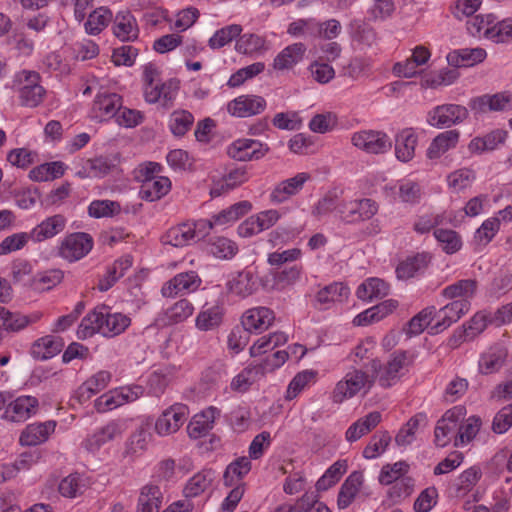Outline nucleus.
I'll list each match as a JSON object with an SVG mask.
<instances>
[{"label":"nucleus","instance_id":"44","mask_svg":"<svg viewBox=\"0 0 512 512\" xmlns=\"http://www.w3.org/2000/svg\"><path fill=\"white\" fill-rule=\"evenodd\" d=\"M251 208L252 204L249 201H240L213 215L207 221L211 224V229L215 226H225L237 221L241 216L247 214Z\"/></svg>","mask_w":512,"mask_h":512},{"label":"nucleus","instance_id":"45","mask_svg":"<svg viewBox=\"0 0 512 512\" xmlns=\"http://www.w3.org/2000/svg\"><path fill=\"white\" fill-rule=\"evenodd\" d=\"M430 256L427 253H419L408 257L402 261L396 268V274L399 279H410L422 273L430 262Z\"/></svg>","mask_w":512,"mask_h":512},{"label":"nucleus","instance_id":"59","mask_svg":"<svg viewBox=\"0 0 512 512\" xmlns=\"http://www.w3.org/2000/svg\"><path fill=\"white\" fill-rule=\"evenodd\" d=\"M150 435L147 431L140 428L136 430L126 441L123 456L131 460L142 455L149 443Z\"/></svg>","mask_w":512,"mask_h":512},{"label":"nucleus","instance_id":"33","mask_svg":"<svg viewBox=\"0 0 512 512\" xmlns=\"http://www.w3.org/2000/svg\"><path fill=\"white\" fill-rule=\"evenodd\" d=\"M75 176L80 179L102 178L111 169L110 162L104 157L79 159L75 162Z\"/></svg>","mask_w":512,"mask_h":512},{"label":"nucleus","instance_id":"63","mask_svg":"<svg viewBox=\"0 0 512 512\" xmlns=\"http://www.w3.org/2000/svg\"><path fill=\"white\" fill-rule=\"evenodd\" d=\"M396 11L394 0H370L367 17L372 22H384L393 17Z\"/></svg>","mask_w":512,"mask_h":512},{"label":"nucleus","instance_id":"11","mask_svg":"<svg viewBox=\"0 0 512 512\" xmlns=\"http://www.w3.org/2000/svg\"><path fill=\"white\" fill-rule=\"evenodd\" d=\"M269 151L267 144L251 138L234 140L227 148L228 155L237 161H254L263 158Z\"/></svg>","mask_w":512,"mask_h":512},{"label":"nucleus","instance_id":"35","mask_svg":"<svg viewBox=\"0 0 512 512\" xmlns=\"http://www.w3.org/2000/svg\"><path fill=\"white\" fill-rule=\"evenodd\" d=\"M306 46L297 42L286 46L274 58L272 67L276 71L292 69L304 58Z\"/></svg>","mask_w":512,"mask_h":512},{"label":"nucleus","instance_id":"55","mask_svg":"<svg viewBox=\"0 0 512 512\" xmlns=\"http://www.w3.org/2000/svg\"><path fill=\"white\" fill-rule=\"evenodd\" d=\"M207 251L218 259L228 260L237 254L238 246L231 239L218 236L208 241Z\"/></svg>","mask_w":512,"mask_h":512},{"label":"nucleus","instance_id":"32","mask_svg":"<svg viewBox=\"0 0 512 512\" xmlns=\"http://www.w3.org/2000/svg\"><path fill=\"white\" fill-rule=\"evenodd\" d=\"M350 290L340 282H334L321 288L315 296V306L327 309L335 303H341L348 298Z\"/></svg>","mask_w":512,"mask_h":512},{"label":"nucleus","instance_id":"31","mask_svg":"<svg viewBox=\"0 0 512 512\" xmlns=\"http://www.w3.org/2000/svg\"><path fill=\"white\" fill-rule=\"evenodd\" d=\"M418 135L414 128H404L395 135V155L401 162H409L415 156Z\"/></svg>","mask_w":512,"mask_h":512},{"label":"nucleus","instance_id":"49","mask_svg":"<svg viewBox=\"0 0 512 512\" xmlns=\"http://www.w3.org/2000/svg\"><path fill=\"white\" fill-rule=\"evenodd\" d=\"M486 56L487 53L482 48H464L449 53L447 60L455 66L470 67L484 61Z\"/></svg>","mask_w":512,"mask_h":512},{"label":"nucleus","instance_id":"4","mask_svg":"<svg viewBox=\"0 0 512 512\" xmlns=\"http://www.w3.org/2000/svg\"><path fill=\"white\" fill-rule=\"evenodd\" d=\"M211 224L206 219L187 221L171 227L162 237L165 244L184 247L193 244L209 234Z\"/></svg>","mask_w":512,"mask_h":512},{"label":"nucleus","instance_id":"21","mask_svg":"<svg viewBox=\"0 0 512 512\" xmlns=\"http://www.w3.org/2000/svg\"><path fill=\"white\" fill-rule=\"evenodd\" d=\"M273 310L264 306L250 308L242 315L241 323L245 331L261 333L267 330L274 322Z\"/></svg>","mask_w":512,"mask_h":512},{"label":"nucleus","instance_id":"36","mask_svg":"<svg viewBox=\"0 0 512 512\" xmlns=\"http://www.w3.org/2000/svg\"><path fill=\"white\" fill-rule=\"evenodd\" d=\"M224 317V308L220 304H208L202 306L196 316L195 327L200 331H211L218 328Z\"/></svg>","mask_w":512,"mask_h":512},{"label":"nucleus","instance_id":"14","mask_svg":"<svg viewBox=\"0 0 512 512\" xmlns=\"http://www.w3.org/2000/svg\"><path fill=\"white\" fill-rule=\"evenodd\" d=\"M125 431V423L122 420H111L105 425L96 429L83 442V446L90 452L99 451L105 444L119 437Z\"/></svg>","mask_w":512,"mask_h":512},{"label":"nucleus","instance_id":"16","mask_svg":"<svg viewBox=\"0 0 512 512\" xmlns=\"http://www.w3.org/2000/svg\"><path fill=\"white\" fill-rule=\"evenodd\" d=\"M93 247V239L87 233H73L66 236L59 247V255L69 262L86 256Z\"/></svg>","mask_w":512,"mask_h":512},{"label":"nucleus","instance_id":"20","mask_svg":"<svg viewBox=\"0 0 512 512\" xmlns=\"http://www.w3.org/2000/svg\"><path fill=\"white\" fill-rule=\"evenodd\" d=\"M201 279L195 271L181 272L164 283L161 293L164 297L173 298L179 294L192 293L201 285Z\"/></svg>","mask_w":512,"mask_h":512},{"label":"nucleus","instance_id":"19","mask_svg":"<svg viewBox=\"0 0 512 512\" xmlns=\"http://www.w3.org/2000/svg\"><path fill=\"white\" fill-rule=\"evenodd\" d=\"M266 100L259 95H241L227 104V111L231 116L247 118L262 113L266 109Z\"/></svg>","mask_w":512,"mask_h":512},{"label":"nucleus","instance_id":"30","mask_svg":"<svg viewBox=\"0 0 512 512\" xmlns=\"http://www.w3.org/2000/svg\"><path fill=\"white\" fill-rule=\"evenodd\" d=\"M382 421V414L379 411H372L353 422L345 432V439L353 443L375 429Z\"/></svg>","mask_w":512,"mask_h":512},{"label":"nucleus","instance_id":"18","mask_svg":"<svg viewBox=\"0 0 512 512\" xmlns=\"http://www.w3.org/2000/svg\"><path fill=\"white\" fill-rule=\"evenodd\" d=\"M470 309V302L454 300L436 311V322L430 327V334H438L457 322Z\"/></svg>","mask_w":512,"mask_h":512},{"label":"nucleus","instance_id":"51","mask_svg":"<svg viewBox=\"0 0 512 512\" xmlns=\"http://www.w3.org/2000/svg\"><path fill=\"white\" fill-rule=\"evenodd\" d=\"M392 189L395 190L394 193L403 203L417 204L420 202L422 197V189L420 184L410 178H403L398 180Z\"/></svg>","mask_w":512,"mask_h":512},{"label":"nucleus","instance_id":"28","mask_svg":"<svg viewBox=\"0 0 512 512\" xmlns=\"http://www.w3.org/2000/svg\"><path fill=\"white\" fill-rule=\"evenodd\" d=\"M507 357V351L500 345H494L480 354L478 371L482 375L497 373L503 367Z\"/></svg>","mask_w":512,"mask_h":512},{"label":"nucleus","instance_id":"47","mask_svg":"<svg viewBox=\"0 0 512 512\" xmlns=\"http://www.w3.org/2000/svg\"><path fill=\"white\" fill-rule=\"evenodd\" d=\"M269 49L266 39L258 34H240L235 43V50L240 54L254 55L266 52Z\"/></svg>","mask_w":512,"mask_h":512},{"label":"nucleus","instance_id":"6","mask_svg":"<svg viewBox=\"0 0 512 512\" xmlns=\"http://www.w3.org/2000/svg\"><path fill=\"white\" fill-rule=\"evenodd\" d=\"M466 416L464 406L457 405L447 410L437 421L434 430V442L438 447H446L452 441L456 440L459 424Z\"/></svg>","mask_w":512,"mask_h":512},{"label":"nucleus","instance_id":"48","mask_svg":"<svg viewBox=\"0 0 512 512\" xmlns=\"http://www.w3.org/2000/svg\"><path fill=\"white\" fill-rule=\"evenodd\" d=\"M478 288L477 281L474 279H462L453 284L446 286L441 294L447 299L466 300L470 302V299L474 297Z\"/></svg>","mask_w":512,"mask_h":512},{"label":"nucleus","instance_id":"53","mask_svg":"<svg viewBox=\"0 0 512 512\" xmlns=\"http://www.w3.org/2000/svg\"><path fill=\"white\" fill-rule=\"evenodd\" d=\"M193 312V304L187 299H181L165 310L162 322L164 325L182 323L187 320Z\"/></svg>","mask_w":512,"mask_h":512},{"label":"nucleus","instance_id":"52","mask_svg":"<svg viewBox=\"0 0 512 512\" xmlns=\"http://www.w3.org/2000/svg\"><path fill=\"white\" fill-rule=\"evenodd\" d=\"M436 308L435 306H428L422 309L414 317L410 319L405 327V332L408 336L420 335L426 328L433 325V320L436 321Z\"/></svg>","mask_w":512,"mask_h":512},{"label":"nucleus","instance_id":"2","mask_svg":"<svg viewBox=\"0 0 512 512\" xmlns=\"http://www.w3.org/2000/svg\"><path fill=\"white\" fill-rule=\"evenodd\" d=\"M375 383V376L360 368H351L335 384L331 399L333 403L341 404L355 396L369 393Z\"/></svg>","mask_w":512,"mask_h":512},{"label":"nucleus","instance_id":"22","mask_svg":"<svg viewBox=\"0 0 512 512\" xmlns=\"http://www.w3.org/2000/svg\"><path fill=\"white\" fill-rule=\"evenodd\" d=\"M309 180H311L309 173L300 172L291 178L279 182L271 191L270 200L276 204L284 203L291 197L297 195Z\"/></svg>","mask_w":512,"mask_h":512},{"label":"nucleus","instance_id":"1","mask_svg":"<svg viewBox=\"0 0 512 512\" xmlns=\"http://www.w3.org/2000/svg\"><path fill=\"white\" fill-rule=\"evenodd\" d=\"M130 325L129 315L113 312L110 307L102 305L94 308L81 320L77 335L80 339H87L96 333L113 338L124 333Z\"/></svg>","mask_w":512,"mask_h":512},{"label":"nucleus","instance_id":"10","mask_svg":"<svg viewBox=\"0 0 512 512\" xmlns=\"http://www.w3.org/2000/svg\"><path fill=\"white\" fill-rule=\"evenodd\" d=\"M179 89V82L176 79H168L153 87L144 88L143 96L148 104L166 111L174 106Z\"/></svg>","mask_w":512,"mask_h":512},{"label":"nucleus","instance_id":"29","mask_svg":"<svg viewBox=\"0 0 512 512\" xmlns=\"http://www.w3.org/2000/svg\"><path fill=\"white\" fill-rule=\"evenodd\" d=\"M216 479L213 469H202L190 477L184 488L183 494L186 498H195L208 492Z\"/></svg>","mask_w":512,"mask_h":512},{"label":"nucleus","instance_id":"38","mask_svg":"<svg viewBox=\"0 0 512 512\" xmlns=\"http://www.w3.org/2000/svg\"><path fill=\"white\" fill-rule=\"evenodd\" d=\"M175 375V368L163 365L153 369L147 376L146 384L150 395L161 396Z\"/></svg>","mask_w":512,"mask_h":512},{"label":"nucleus","instance_id":"34","mask_svg":"<svg viewBox=\"0 0 512 512\" xmlns=\"http://www.w3.org/2000/svg\"><path fill=\"white\" fill-rule=\"evenodd\" d=\"M364 484V475L360 471L352 472L341 485L337 505L339 509L348 508L360 493Z\"/></svg>","mask_w":512,"mask_h":512},{"label":"nucleus","instance_id":"7","mask_svg":"<svg viewBox=\"0 0 512 512\" xmlns=\"http://www.w3.org/2000/svg\"><path fill=\"white\" fill-rule=\"evenodd\" d=\"M123 104L122 96L109 91H100L94 97L89 117L97 122H108L117 115Z\"/></svg>","mask_w":512,"mask_h":512},{"label":"nucleus","instance_id":"8","mask_svg":"<svg viewBox=\"0 0 512 512\" xmlns=\"http://www.w3.org/2000/svg\"><path fill=\"white\" fill-rule=\"evenodd\" d=\"M351 143L368 154H384L392 147L390 137L379 130H360L351 135Z\"/></svg>","mask_w":512,"mask_h":512},{"label":"nucleus","instance_id":"37","mask_svg":"<svg viewBox=\"0 0 512 512\" xmlns=\"http://www.w3.org/2000/svg\"><path fill=\"white\" fill-rule=\"evenodd\" d=\"M227 288L231 294L246 298L257 291V276L250 270H243L228 281Z\"/></svg>","mask_w":512,"mask_h":512},{"label":"nucleus","instance_id":"5","mask_svg":"<svg viewBox=\"0 0 512 512\" xmlns=\"http://www.w3.org/2000/svg\"><path fill=\"white\" fill-rule=\"evenodd\" d=\"M378 212V204L369 198H343L338 208V218L353 224L370 220Z\"/></svg>","mask_w":512,"mask_h":512},{"label":"nucleus","instance_id":"50","mask_svg":"<svg viewBox=\"0 0 512 512\" xmlns=\"http://www.w3.org/2000/svg\"><path fill=\"white\" fill-rule=\"evenodd\" d=\"M389 285L380 278H369L365 280L356 291L360 300L372 301L373 299L383 298L388 295Z\"/></svg>","mask_w":512,"mask_h":512},{"label":"nucleus","instance_id":"3","mask_svg":"<svg viewBox=\"0 0 512 512\" xmlns=\"http://www.w3.org/2000/svg\"><path fill=\"white\" fill-rule=\"evenodd\" d=\"M12 90L17 94L19 104L23 107H38L46 96V89L41 84V76L32 70H21L12 79Z\"/></svg>","mask_w":512,"mask_h":512},{"label":"nucleus","instance_id":"40","mask_svg":"<svg viewBox=\"0 0 512 512\" xmlns=\"http://www.w3.org/2000/svg\"><path fill=\"white\" fill-rule=\"evenodd\" d=\"M111 377V373L106 370H100L93 374L78 388L76 394L79 401L85 402L104 390L111 381Z\"/></svg>","mask_w":512,"mask_h":512},{"label":"nucleus","instance_id":"61","mask_svg":"<svg viewBox=\"0 0 512 512\" xmlns=\"http://www.w3.org/2000/svg\"><path fill=\"white\" fill-rule=\"evenodd\" d=\"M317 371L312 369L303 370L297 373L290 381L285 398L286 400H293L296 398L305 388L316 382Z\"/></svg>","mask_w":512,"mask_h":512},{"label":"nucleus","instance_id":"24","mask_svg":"<svg viewBox=\"0 0 512 512\" xmlns=\"http://www.w3.org/2000/svg\"><path fill=\"white\" fill-rule=\"evenodd\" d=\"M112 32L122 42H133L139 37V26L129 10L119 11L113 18Z\"/></svg>","mask_w":512,"mask_h":512},{"label":"nucleus","instance_id":"26","mask_svg":"<svg viewBox=\"0 0 512 512\" xmlns=\"http://www.w3.org/2000/svg\"><path fill=\"white\" fill-rule=\"evenodd\" d=\"M220 416V411L210 406L193 416L187 426L188 435L193 439L206 436L213 428L215 420Z\"/></svg>","mask_w":512,"mask_h":512},{"label":"nucleus","instance_id":"12","mask_svg":"<svg viewBox=\"0 0 512 512\" xmlns=\"http://www.w3.org/2000/svg\"><path fill=\"white\" fill-rule=\"evenodd\" d=\"M189 415L185 404L175 403L165 409L155 423V431L160 436H168L179 430Z\"/></svg>","mask_w":512,"mask_h":512},{"label":"nucleus","instance_id":"42","mask_svg":"<svg viewBox=\"0 0 512 512\" xmlns=\"http://www.w3.org/2000/svg\"><path fill=\"white\" fill-rule=\"evenodd\" d=\"M171 189V181L168 177L159 176L146 178L140 186V196L146 201H156L164 197Z\"/></svg>","mask_w":512,"mask_h":512},{"label":"nucleus","instance_id":"23","mask_svg":"<svg viewBox=\"0 0 512 512\" xmlns=\"http://www.w3.org/2000/svg\"><path fill=\"white\" fill-rule=\"evenodd\" d=\"M471 107L480 112H504L512 110V92L485 94L474 98Z\"/></svg>","mask_w":512,"mask_h":512},{"label":"nucleus","instance_id":"57","mask_svg":"<svg viewBox=\"0 0 512 512\" xmlns=\"http://www.w3.org/2000/svg\"><path fill=\"white\" fill-rule=\"evenodd\" d=\"M87 213L95 219L112 218L122 213V206L119 202L113 200H93L88 205Z\"/></svg>","mask_w":512,"mask_h":512},{"label":"nucleus","instance_id":"9","mask_svg":"<svg viewBox=\"0 0 512 512\" xmlns=\"http://www.w3.org/2000/svg\"><path fill=\"white\" fill-rule=\"evenodd\" d=\"M468 117L466 107L458 104H442L432 108L426 117V122L439 129L449 128L463 122Z\"/></svg>","mask_w":512,"mask_h":512},{"label":"nucleus","instance_id":"43","mask_svg":"<svg viewBox=\"0 0 512 512\" xmlns=\"http://www.w3.org/2000/svg\"><path fill=\"white\" fill-rule=\"evenodd\" d=\"M251 471V461L248 457H239L232 461L223 474V484L226 487L245 485L243 479Z\"/></svg>","mask_w":512,"mask_h":512},{"label":"nucleus","instance_id":"56","mask_svg":"<svg viewBox=\"0 0 512 512\" xmlns=\"http://www.w3.org/2000/svg\"><path fill=\"white\" fill-rule=\"evenodd\" d=\"M459 77L456 69H442L435 72L425 74L421 79L423 88L436 89L441 86H449L453 84Z\"/></svg>","mask_w":512,"mask_h":512},{"label":"nucleus","instance_id":"58","mask_svg":"<svg viewBox=\"0 0 512 512\" xmlns=\"http://www.w3.org/2000/svg\"><path fill=\"white\" fill-rule=\"evenodd\" d=\"M481 419L478 416H470L459 424L454 446L464 447L468 445L478 434L481 427Z\"/></svg>","mask_w":512,"mask_h":512},{"label":"nucleus","instance_id":"27","mask_svg":"<svg viewBox=\"0 0 512 512\" xmlns=\"http://www.w3.org/2000/svg\"><path fill=\"white\" fill-rule=\"evenodd\" d=\"M55 428L56 422L53 420L29 424L21 432L19 442L23 446L39 445L48 440Z\"/></svg>","mask_w":512,"mask_h":512},{"label":"nucleus","instance_id":"46","mask_svg":"<svg viewBox=\"0 0 512 512\" xmlns=\"http://www.w3.org/2000/svg\"><path fill=\"white\" fill-rule=\"evenodd\" d=\"M507 137V131L496 129L483 137H475L468 144V150L471 153L481 154L485 151L496 149L503 144Z\"/></svg>","mask_w":512,"mask_h":512},{"label":"nucleus","instance_id":"54","mask_svg":"<svg viewBox=\"0 0 512 512\" xmlns=\"http://www.w3.org/2000/svg\"><path fill=\"white\" fill-rule=\"evenodd\" d=\"M288 336L284 332H273L258 338L250 347V355L252 357L261 356L276 347L287 342Z\"/></svg>","mask_w":512,"mask_h":512},{"label":"nucleus","instance_id":"25","mask_svg":"<svg viewBox=\"0 0 512 512\" xmlns=\"http://www.w3.org/2000/svg\"><path fill=\"white\" fill-rule=\"evenodd\" d=\"M67 225V219L62 214L46 217L30 231L31 240L40 243L51 239L63 232Z\"/></svg>","mask_w":512,"mask_h":512},{"label":"nucleus","instance_id":"17","mask_svg":"<svg viewBox=\"0 0 512 512\" xmlns=\"http://www.w3.org/2000/svg\"><path fill=\"white\" fill-rule=\"evenodd\" d=\"M39 401L36 397L30 395H21L10 401L2 414V419L22 423L37 413Z\"/></svg>","mask_w":512,"mask_h":512},{"label":"nucleus","instance_id":"15","mask_svg":"<svg viewBox=\"0 0 512 512\" xmlns=\"http://www.w3.org/2000/svg\"><path fill=\"white\" fill-rule=\"evenodd\" d=\"M409 365L410 359L406 352L394 353L378 370L379 384L384 388L394 385L405 375Z\"/></svg>","mask_w":512,"mask_h":512},{"label":"nucleus","instance_id":"13","mask_svg":"<svg viewBox=\"0 0 512 512\" xmlns=\"http://www.w3.org/2000/svg\"><path fill=\"white\" fill-rule=\"evenodd\" d=\"M281 218V213L276 209H268L251 215L237 228L238 235L248 238L273 227Z\"/></svg>","mask_w":512,"mask_h":512},{"label":"nucleus","instance_id":"60","mask_svg":"<svg viewBox=\"0 0 512 512\" xmlns=\"http://www.w3.org/2000/svg\"><path fill=\"white\" fill-rule=\"evenodd\" d=\"M161 500L162 494L158 486H144L138 499V512H158Z\"/></svg>","mask_w":512,"mask_h":512},{"label":"nucleus","instance_id":"62","mask_svg":"<svg viewBox=\"0 0 512 512\" xmlns=\"http://www.w3.org/2000/svg\"><path fill=\"white\" fill-rule=\"evenodd\" d=\"M446 219V213L425 212L416 215L413 221L412 229L416 234L423 235L430 231L438 229L437 226L442 224Z\"/></svg>","mask_w":512,"mask_h":512},{"label":"nucleus","instance_id":"41","mask_svg":"<svg viewBox=\"0 0 512 512\" xmlns=\"http://www.w3.org/2000/svg\"><path fill=\"white\" fill-rule=\"evenodd\" d=\"M460 133L458 130H446L439 133L427 148L426 155L429 159H438L458 144Z\"/></svg>","mask_w":512,"mask_h":512},{"label":"nucleus","instance_id":"64","mask_svg":"<svg viewBox=\"0 0 512 512\" xmlns=\"http://www.w3.org/2000/svg\"><path fill=\"white\" fill-rule=\"evenodd\" d=\"M390 442L391 436L387 431L375 433L364 447L363 457L369 460L378 458L387 450Z\"/></svg>","mask_w":512,"mask_h":512},{"label":"nucleus","instance_id":"39","mask_svg":"<svg viewBox=\"0 0 512 512\" xmlns=\"http://www.w3.org/2000/svg\"><path fill=\"white\" fill-rule=\"evenodd\" d=\"M64 347L60 337L47 335L36 340L31 347V356L36 360H47L59 354Z\"/></svg>","mask_w":512,"mask_h":512}]
</instances>
